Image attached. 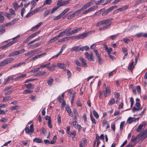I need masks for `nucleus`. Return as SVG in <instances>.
I'll list each match as a JSON object with an SVG mask.
<instances>
[{
	"instance_id": "obj_1",
	"label": "nucleus",
	"mask_w": 147,
	"mask_h": 147,
	"mask_svg": "<svg viewBox=\"0 0 147 147\" xmlns=\"http://www.w3.org/2000/svg\"><path fill=\"white\" fill-rule=\"evenodd\" d=\"M111 18L105 19L101 21L98 22L96 24V26L98 27L104 24L102 26L99 28V30L100 31H104L108 28L111 24Z\"/></svg>"
},
{
	"instance_id": "obj_2",
	"label": "nucleus",
	"mask_w": 147,
	"mask_h": 147,
	"mask_svg": "<svg viewBox=\"0 0 147 147\" xmlns=\"http://www.w3.org/2000/svg\"><path fill=\"white\" fill-rule=\"evenodd\" d=\"M20 37V35H18L16 37L13 38L12 39L13 40V41L6 44L5 45L2 46L1 47V48L2 49H3L6 48H7L11 46L12 45L17 42L18 41V40H15V39L18 38H19Z\"/></svg>"
},
{
	"instance_id": "obj_3",
	"label": "nucleus",
	"mask_w": 147,
	"mask_h": 147,
	"mask_svg": "<svg viewBox=\"0 0 147 147\" xmlns=\"http://www.w3.org/2000/svg\"><path fill=\"white\" fill-rule=\"evenodd\" d=\"M14 60L13 58H7L5 60L1 61L0 63V67H2L5 66L7 64L11 63Z\"/></svg>"
},
{
	"instance_id": "obj_4",
	"label": "nucleus",
	"mask_w": 147,
	"mask_h": 147,
	"mask_svg": "<svg viewBox=\"0 0 147 147\" xmlns=\"http://www.w3.org/2000/svg\"><path fill=\"white\" fill-rule=\"evenodd\" d=\"M25 51V50L24 49H22L18 51H15L10 53L8 55L9 57H11L16 55H19L20 54H22Z\"/></svg>"
},
{
	"instance_id": "obj_5",
	"label": "nucleus",
	"mask_w": 147,
	"mask_h": 147,
	"mask_svg": "<svg viewBox=\"0 0 147 147\" xmlns=\"http://www.w3.org/2000/svg\"><path fill=\"white\" fill-rule=\"evenodd\" d=\"M85 55L86 57L88 60H90L92 61H94V57L92 52H90V54L88 52H86L85 53Z\"/></svg>"
},
{
	"instance_id": "obj_6",
	"label": "nucleus",
	"mask_w": 147,
	"mask_h": 147,
	"mask_svg": "<svg viewBox=\"0 0 147 147\" xmlns=\"http://www.w3.org/2000/svg\"><path fill=\"white\" fill-rule=\"evenodd\" d=\"M146 125V123L144 122H143L142 124H140L138 128L136 129V131L138 132H140L142 129H144Z\"/></svg>"
},
{
	"instance_id": "obj_7",
	"label": "nucleus",
	"mask_w": 147,
	"mask_h": 147,
	"mask_svg": "<svg viewBox=\"0 0 147 147\" xmlns=\"http://www.w3.org/2000/svg\"><path fill=\"white\" fill-rule=\"evenodd\" d=\"M91 31H90L78 34V39H83L88 36L91 34Z\"/></svg>"
},
{
	"instance_id": "obj_8",
	"label": "nucleus",
	"mask_w": 147,
	"mask_h": 147,
	"mask_svg": "<svg viewBox=\"0 0 147 147\" xmlns=\"http://www.w3.org/2000/svg\"><path fill=\"white\" fill-rule=\"evenodd\" d=\"M139 135L140 137H142L143 140L147 138V129L144 130L140 132Z\"/></svg>"
},
{
	"instance_id": "obj_9",
	"label": "nucleus",
	"mask_w": 147,
	"mask_h": 147,
	"mask_svg": "<svg viewBox=\"0 0 147 147\" xmlns=\"http://www.w3.org/2000/svg\"><path fill=\"white\" fill-rule=\"evenodd\" d=\"M105 90L104 92V94L105 97H107L108 96L111 95V92L109 88L107 86L105 88Z\"/></svg>"
},
{
	"instance_id": "obj_10",
	"label": "nucleus",
	"mask_w": 147,
	"mask_h": 147,
	"mask_svg": "<svg viewBox=\"0 0 147 147\" xmlns=\"http://www.w3.org/2000/svg\"><path fill=\"white\" fill-rule=\"evenodd\" d=\"M79 59L80 61L82 62V64L81 66H82L84 68H86L87 67V63L86 60L82 57H80L79 58Z\"/></svg>"
},
{
	"instance_id": "obj_11",
	"label": "nucleus",
	"mask_w": 147,
	"mask_h": 147,
	"mask_svg": "<svg viewBox=\"0 0 147 147\" xmlns=\"http://www.w3.org/2000/svg\"><path fill=\"white\" fill-rule=\"evenodd\" d=\"M42 24V22H40L39 23H38L37 24L34 26V27L32 28L31 29V31H36L38 28L39 27L41 26V25Z\"/></svg>"
},
{
	"instance_id": "obj_12",
	"label": "nucleus",
	"mask_w": 147,
	"mask_h": 147,
	"mask_svg": "<svg viewBox=\"0 0 147 147\" xmlns=\"http://www.w3.org/2000/svg\"><path fill=\"white\" fill-rule=\"evenodd\" d=\"M92 1H90L89 2L85 4L84 6L81 7V9L82 10H83L89 7L90 6L92 5Z\"/></svg>"
},
{
	"instance_id": "obj_13",
	"label": "nucleus",
	"mask_w": 147,
	"mask_h": 147,
	"mask_svg": "<svg viewBox=\"0 0 147 147\" xmlns=\"http://www.w3.org/2000/svg\"><path fill=\"white\" fill-rule=\"evenodd\" d=\"M129 7V5H124L121 8L117 9L116 10V11L117 12L119 11H123L127 9Z\"/></svg>"
},
{
	"instance_id": "obj_14",
	"label": "nucleus",
	"mask_w": 147,
	"mask_h": 147,
	"mask_svg": "<svg viewBox=\"0 0 147 147\" xmlns=\"http://www.w3.org/2000/svg\"><path fill=\"white\" fill-rule=\"evenodd\" d=\"M136 118L134 117H129L127 119V122L128 123L131 124L133 122L136 121Z\"/></svg>"
},
{
	"instance_id": "obj_15",
	"label": "nucleus",
	"mask_w": 147,
	"mask_h": 147,
	"mask_svg": "<svg viewBox=\"0 0 147 147\" xmlns=\"http://www.w3.org/2000/svg\"><path fill=\"white\" fill-rule=\"evenodd\" d=\"M107 0H100L98 1L96 3V5H99L100 4H103V5H104L106 4H107L108 3H107Z\"/></svg>"
},
{
	"instance_id": "obj_16",
	"label": "nucleus",
	"mask_w": 147,
	"mask_h": 147,
	"mask_svg": "<svg viewBox=\"0 0 147 147\" xmlns=\"http://www.w3.org/2000/svg\"><path fill=\"white\" fill-rule=\"evenodd\" d=\"M57 66L59 68L63 69L66 67V65L63 63H58L57 65Z\"/></svg>"
},
{
	"instance_id": "obj_17",
	"label": "nucleus",
	"mask_w": 147,
	"mask_h": 147,
	"mask_svg": "<svg viewBox=\"0 0 147 147\" xmlns=\"http://www.w3.org/2000/svg\"><path fill=\"white\" fill-rule=\"evenodd\" d=\"M33 142H34L40 143H42L43 142V141L42 140L40 139L39 138H35L33 140Z\"/></svg>"
},
{
	"instance_id": "obj_18",
	"label": "nucleus",
	"mask_w": 147,
	"mask_h": 147,
	"mask_svg": "<svg viewBox=\"0 0 147 147\" xmlns=\"http://www.w3.org/2000/svg\"><path fill=\"white\" fill-rule=\"evenodd\" d=\"M73 111L74 115V118L76 120V118H78L79 116L78 113V112L77 111L76 109H73Z\"/></svg>"
},
{
	"instance_id": "obj_19",
	"label": "nucleus",
	"mask_w": 147,
	"mask_h": 147,
	"mask_svg": "<svg viewBox=\"0 0 147 147\" xmlns=\"http://www.w3.org/2000/svg\"><path fill=\"white\" fill-rule=\"evenodd\" d=\"M71 51H74L76 52H78L80 50V48L78 46H75L72 48L71 49Z\"/></svg>"
},
{
	"instance_id": "obj_20",
	"label": "nucleus",
	"mask_w": 147,
	"mask_h": 147,
	"mask_svg": "<svg viewBox=\"0 0 147 147\" xmlns=\"http://www.w3.org/2000/svg\"><path fill=\"white\" fill-rule=\"evenodd\" d=\"M11 97L10 96H7L3 98L2 100V102H7L9 100H11Z\"/></svg>"
},
{
	"instance_id": "obj_21",
	"label": "nucleus",
	"mask_w": 147,
	"mask_h": 147,
	"mask_svg": "<svg viewBox=\"0 0 147 147\" xmlns=\"http://www.w3.org/2000/svg\"><path fill=\"white\" fill-rule=\"evenodd\" d=\"M89 49H90L89 47L87 46H83L80 48V50L81 51H83L84 50L87 51Z\"/></svg>"
},
{
	"instance_id": "obj_22",
	"label": "nucleus",
	"mask_w": 147,
	"mask_h": 147,
	"mask_svg": "<svg viewBox=\"0 0 147 147\" xmlns=\"http://www.w3.org/2000/svg\"><path fill=\"white\" fill-rule=\"evenodd\" d=\"M142 109V107H137V108H136L135 107H134L132 109V112L133 113H134L136 111H140Z\"/></svg>"
},
{
	"instance_id": "obj_23",
	"label": "nucleus",
	"mask_w": 147,
	"mask_h": 147,
	"mask_svg": "<svg viewBox=\"0 0 147 147\" xmlns=\"http://www.w3.org/2000/svg\"><path fill=\"white\" fill-rule=\"evenodd\" d=\"M140 137V136L139 134H138V135H137L136 137H135L134 136H132V138L131 139V141L132 142H134V141L136 140L137 139H138V138H139Z\"/></svg>"
},
{
	"instance_id": "obj_24",
	"label": "nucleus",
	"mask_w": 147,
	"mask_h": 147,
	"mask_svg": "<svg viewBox=\"0 0 147 147\" xmlns=\"http://www.w3.org/2000/svg\"><path fill=\"white\" fill-rule=\"evenodd\" d=\"M26 63L24 62H20L17 64H16L13 66V67H17L22 65H25Z\"/></svg>"
},
{
	"instance_id": "obj_25",
	"label": "nucleus",
	"mask_w": 147,
	"mask_h": 147,
	"mask_svg": "<svg viewBox=\"0 0 147 147\" xmlns=\"http://www.w3.org/2000/svg\"><path fill=\"white\" fill-rule=\"evenodd\" d=\"M13 76H8L6 79L5 80L4 82H5V83H6L10 80H13Z\"/></svg>"
},
{
	"instance_id": "obj_26",
	"label": "nucleus",
	"mask_w": 147,
	"mask_h": 147,
	"mask_svg": "<svg viewBox=\"0 0 147 147\" xmlns=\"http://www.w3.org/2000/svg\"><path fill=\"white\" fill-rule=\"evenodd\" d=\"M20 108V107L18 105L12 106L10 107V109L11 110L13 111L14 110H18Z\"/></svg>"
},
{
	"instance_id": "obj_27",
	"label": "nucleus",
	"mask_w": 147,
	"mask_h": 147,
	"mask_svg": "<svg viewBox=\"0 0 147 147\" xmlns=\"http://www.w3.org/2000/svg\"><path fill=\"white\" fill-rule=\"evenodd\" d=\"M134 62H132L129 65L128 69L129 70H132L134 68Z\"/></svg>"
},
{
	"instance_id": "obj_28",
	"label": "nucleus",
	"mask_w": 147,
	"mask_h": 147,
	"mask_svg": "<svg viewBox=\"0 0 147 147\" xmlns=\"http://www.w3.org/2000/svg\"><path fill=\"white\" fill-rule=\"evenodd\" d=\"M40 32V31H38L30 35L29 36L31 38L34 37L35 36H37V35Z\"/></svg>"
},
{
	"instance_id": "obj_29",
	"label": "nucleus",
	"mask_w": 147,
	"mask_h": 147,
	"mask_svg": "<svg viewBox=\"0 0 147 147\" xmlns=\"http://www.w3.org/2000/svg\"><path fill=\"white\" fill-rule=\"evenodd\" d=\"M40 39V37H38L37 38H36L34 39V40L30 41L29 43H28V45L29 46L30 45H31L32 44V43L35 42H36L37 41L39 40Z\"/></svg>"
},
{
	"instance_id": "obj_30",
	"label": "nucleus",
	"mask_w": 147,
	"mask_h": 147,
	"mask_svg": "<svg viewBox=\"0 0 147 147\" xmlns=\"http://www.w3.org/2000/svg\"><path fill=\"white\" fill-rule=\"evenodd\" d=\"M59 38H58L57 36H56L55 37H53V38H51L49 42L51 43H52L54 41L57 40Z\"/></svg>"
},
{
	"instance_id": "obj_31",
	"label": "nucleus",
	"mask_w": 147,
	"mask_h": 147,
	"mask_svg": "<svg viewBox=\"0 0 147 147\" xmlns=\"http://www.w3.org/2000/svg\"><path fill=\"white\" fill-rule=\"evenodd\" d=\"M78 32L77 29H76L71 32H69L68 33V35L69 36L75 33H77Z\"/></svg>"
},
{
	"instance_id": "obj_32",
	"label": "nucleus",
	"mask_w": 147,
	"mask_h": 147,
	"mask_svg": "<svg viewBox=\"0 0 147 147\" xmlns=\"http://www.w3.org/2000/svg\"><path fill=\"white\" fill-rule=\"evenodd\" d=\"M57 137L56 135L55 136L52 140L50 142V144H54L56 142V140L57 139Z\"/></svg>"
},
{
	"instance_id": "obj_33",
	"label": "nucleus",
	"mask_w": 147,
	"mask_h": 147,
	"mask_svg": "<svg viewBox=\"0 0 147 147\" xmlns=\"http://www.w3.org/2000/svg\"><path fill=\"white\" fill-rule=\"evenodd\" d=\"M53 81V80L51 78H50V79L47 81V83L49 85L51 86L52 84V83Z\"/></svg>"
},
{
	"instance_id": "obj_34",
	"label": "nucleus",
	"mask_w": 147,
	"mask_h": 147,
	"mask_svg": "<svg viewBox=\"0 0 147 147\" xmlns=\"http://www.w3.org/2000/svg\"><path fill=\"white\" fill-rule=\"evenodd\" d=\"M57 5L58 6V7H60L64 6L63 1H61L59 0H58V1L57 3Z\"/></svg>"
},
{
	"instance_id": "obj_35",
	"label": "nucleus",
	"mask_w": 147,
	"mask_h": 147,
	"mask_svg": "<svg viewBox=\"0 0 147 147\" xmlns=\"http://www.w3.org/2000/svg\"><path fill=\"white\" fill-rule=\"evenodd\" d=\"M69 39V37H65L64 38H62L61 39L59 40L58 41V42H62L63 41H66L67 40H68Z\"/></svg>"
},
{
	"instance_id": "obj_36",
	"label": "nucleus",
	"mask_w": 147,
	"mask_h": 147,
	"mask_svg": "<svg viewBox=\"0 0 147 147\" xmlns=\"http://www.w3.org/2000/svg\"><path fill=\"white\" fill-rule=\"evenodd\" d=\"M46 74V72L45 71H40L38 72L36 75L38 76H43L45 75Z\"/></svg>"
},
{
	"instance_id": "obj_37",
	"label": "nucleus",
	"mask_w": 147,
	"mask_h": 147,
	"mask_svg": "<svg viewBox=\"0 0 147 147\" xmlns=\"http://www.w3.org/2000/svg\"><path fill=\"white\" fill-rule=\"evenodd\" d=\"M24 55L26 56H27L28 55H30L31 56L30 57L33 56L34 55L32 51H29L27 53H26L24 54Z\"/></svg>"
},
{
	"instance_id": "obj_38",
	"label": "nucleus",
	"mask_w": 147,
	"mask_h": 147,
	"mask_svg": "<svg viewBox=\"0 0 147 147\" xmlns=\"http://www.w3.org/2000/svg\"><path fill=\"white\" fill-rule=\"evenodd\" d=\"M70 9L69 8H67L65 9L61 13V14L63 16Z\"/></svg>"
},
{
	"instance_id": "obj_39",
	"label": "nucleus",
	"mask_w": 147,
	"mask_h": 147,
	"mask_svg": "<svg viewBox=\"0 0 147 147\" xmlns=\"http://www.w3.org/2000/svg\"><path fill=\"white\" fill-rule=\"evenodd\" d=\"M97 6H93L88 9L90 12L94 11L97 8Z\"/></svg>"
},
{
	"instance_id": "obj_40",
	"label": "nucleus",
	"mask_w": 147,
	"mask_h": 147,
	"mask_svg": "<svg viewBox=\"0 0 147 147\" xmlns=\"http://www.w3.org/2000/svg\"><path fill=\"white\" fill-rule=\"evenodd\" d=\"M93 113L96 119L98 118L99 115L97 113L96 111L95 110H93Z\"/></svg>"
},
{
	"instance_id": "obj_41",
	"label": "nucleus",
	"mask_w": 147,
	"mask_h": 147,
	"mask_svg": "<svg viewBox=\"0 0 147 147\" xmlns=\"http://www.w3.org/2000/svg\"><path fill=\"white\" fill-rule=\"evenodd\" d=\"M62 15L61 14V13H60L59 15H58L57 16L54 17V18L53 19V20H58L61 18V17L62 16Z\"/></svg>"
},
{
	"instance_id": "obj_42",
	"label": "nucleus",
	"mask_w": 147,
	"mask_h": 147,
	"mask_svg": "<svg viewBox=\"0 0 147 147\" xmlns=\"http://www.w3.org/2000/svg\"><path fill=\"white\" fill-rule=\"evenodd\" d=\"M82 11V9H78L74 12V13L75 16L79 14Z\"/></svg>"
},
{
	"instance_id": "obj_43",
	"label": "nucleus",
	"mask_w": 147,
	"mask_h": 147,
	"mask_svg": "<svg viewBox=\"0 0 147 147\" xmlns=\"http://www.w3.org/2000/svg\"><path fill=\"white\" fill-rule=\"evenodd\" d=\"M47 68L50 71H53L55 70V68L51 66L47 67Z\"/></svg>"
},
{
	"instance_id": "obj_44",
	"label": "nucleus",
	"mask_w": 147,
	"mask_h": 147,
	"mask_svg": "<svg viewBox=\"0 0 147 147\" xmlns=\"http://www.w3.org/2000/svg\"><path fill=\"white\" fill-rule=\"evenodd\" d=\"M71 30V28H67L66 29H65L63 31L64 32L65 34L66 33L67 34V35H68V33L70 31V30Z\"/></svg>"
},
{
	"instance_id": "obj_45",
	"label": "nucleus",
	"mask_w": 147,
	"mask_h": 147,
	"mask_svg": "<svg viewBox=\"0 0 147 147\" xmlns=\"http://www.w3.org/2000/svg\"><path fill=\"white\" fill-rule=\"evenodd\" d=\"M122 51L125 55V56H127V49L125 48L122 49Z\"/></svg>"
},
{
	"instance_id": "obj_46",
	"label": "nucleus",
	"mask_w": 147,
	"mask_h": 147,
	"mask_svg": "<svg viewBox=\"0 0 147 147\" xmlns=\"http://www.w3.org/2000/svg\"><path fill=\"white\" fill-rule=\"evenodd\" d=\"M31 4H32V7L30 10H31L32 8L35 7V6L36 5V3L34 0H33L32 1Z\"/></svg>"
},
{
	"instance_id": "obj_47",
	"label": "nucleus",
	"mask_w": 147,
	"mask_h": 147,
	"mask_svg": "<svg viewBox=\"0 0 147 147\" xmlns=\"http://www.w3.org/2000/svg\"><path fill=\"white\" fill-rule=\"evenodd\" d=\"M67 73L68 76V78H71V71L69 69L67 70Z\"/></svg>"
},
{
	"instance_id": "obj_48",
	"label": "nucleus",
	"mask_w": 147,
	"mask_h": 147,
	"mask_svg": "<svg viewBox=\"0 0 147 147\" xmlns=\"http://www.w3.org/2000/svg\"><path fill=\"white\" fill-rule=\"evenodd\" d=\"M26 88L28 89H33V88L32 84L31 83H29L26 85Z\"/></svg>"
},
{
	"instance_id": "obj_49",
	"label": "nucleus",
	"mask_w": 147,
	"mask_h": 147,
	"mask_svg": "<svg viewBox=\"0 0 147 147\" xmlns=\"http://www.w3.org/2000/svg\"><path fill=\"white\" fill-rule=\"evenodd\" d=\"M57 122L59 125H60L61 122V116L59 114L58 115Z\"/></svg>"
},
{
	"instance_id": "obj_50",
	"label": "nucleus",
	"mask_w": 147,
	"mask_h": 147,
	"mask_svg": "<svg viewBox=\"0 0 147 147\" xmlns=\"http://www.w3.org/2000/svg\"><path fill=\"white\" fill-rule=\"evenodd\" d=\"M115 103V99L114 98L111 99L109 101V105H112L114 104Z\"/></svg>"
},
{
	"instance_id": "obj_51",
	"label": "nucleus",
	"mask_w": 147,
	"mask_h": 147,
	"mask_svg": "<svg viewBox=\"0 0 147 147\" xmlns=\"http://www.w3.org/2000/svg\"><path fill=\"white\" fill-rule=\"evenodd\" d=\"M118 36V35L117 34H116L115 35H113L111 36H110V37L111 38V39L113 40H114L116 39L117 37Z\"/></svg>"
},
{
	"instance_id": "obj_52",
	"label": "nucleus",
	"mask_w": 147,
	"mask_h": 147,
	"mask_svg": "<svg viewBox=\"0 0 147 147\" xmlns=\"http://www.w3.org/2000/svg\"><path fill=\"white\" fill-rule=\"evenodd\" d=\"M32 92V91H31L30 90L28 89V90H25L24 91V92H23V93L25 94H27L28 93H29L31 94Z\"/></svg>"
},
{
	"instance_id": "obj_53",
	"label": "nucleus",
	"mask_w": 147,
	"mask_h": 147,
	"mask_svg": "<svg viewBox=\"0 0 147 147\" xmlns=\"http://www.w3.org/2000/svg\"><path fill=\"white\" fill-rule=\"evenodd\" d=\"M90 118L91 120V121H92V122H93L94 123V124H96V122L95 120V119H94V118L93 117V116H92V114L91 113H90Z\"/></svg>"
},
{
	"instance_id": "obj_54",
	"label": "nucleus",
	"mask_w": 147,
	"mask_h": 147,
	"mask_svg": "<svg viewBox=\"0 0 147 147\" xmlns=\"http://www.w3.org/2000/svg\"><path fill=\"white\" fill-rule=\"evenodd\" d=\"M65 33L63 31L61 32L58 35H57V36L58 38L59 37H61L65 35Z\"/></svg>"
},
{
	"instance_id": "obj_55",
	"label": "nucleus",
	"mask_w": 147,
	"mask_h": 147,
	"mask_svg": "<svg viewBox=\"0 0 147 147\" xmlns=\"http://www.w3.org/2000/svg\"><path fill=\"white\" fill-rule=\"evenodd\" d=\"M124 123L125 121H123L121 123L120 126V128L121 130H122L123 129Z\"/></svg>"
},
{
	"instance_id": "obj_56",
	"label": "nucleus",
	"mask_w": 147,
	"mask_h": 147,
	"mask_svg": "<svg viewBox=\"0 0 147 147\" xmlns=\"http://www.w3.org/2000/svg\"><path fill=\"white\" fill-rule=\"evenodd\" d=\"M6 16L7 17L8 19L10 20L11 18V15L9 13H5Z\"/></svg>"
},
{
	"instance_id": "obj_57",
	"label": "nucleus",
	"mask_w": 147,
	"mask_h": 147,
	"mask_svg": "<svg viewBox=\"0 0 147 147\" xmlns=\"http://www.w3.org/2000/svg\"><path fill=\"white\" fill-rule=\"evenodd\" d=\"M50 13V11L49 10H47L45 11L44 13V17H46Z\"/></svg>"
},
{
	"instance_id": "obj_58",
	"label": "nucleus",
	"mask_w": 147,
	"mask_h": 147,
	"mask_svg": "<svg viewBox=\"0 0 147 147\" xmlns=\"http://www.w3.org/2000/svg\"><path fill=\"white\" fill-rule=\"evenodd\" d=\"M97 58L98 59L99 64L101 65L102 63L103 60L101 58L100 56L97 57Z\"/></svg>"
},
{
	"instance_id": "obj_59",
	"label": "nucleus",
	"mask_w": 147,
	"mask_h": 147,
	"mask_svg": "<svg viewBox=\"0 0 147 147\" xmlns=\"http://www.w3.org/2000/svg\"><path fill=\"white\" fill-rule=\"evenodd\" d=\"M30 132L31 133H33L34 131V125L33 124H31L30 125Z\"/></svg>"
},
{
	"instance_id": "obj_60",
	"label": "nucleus",
	"mask_w": 147,
	"mask_h": 147,
	"mask_svg": "<svg viewBox=\"0 0 147 147\" xmlns=\"http://www.w3.org/2000/svg\"><path fill=\"white\" fill-rule=\"evenodd\" d=\"M25 8H23L21 10V14L22 17H23V15L24 13L25 12Z\"/></svg>"
},
{
	"instance_id": "obj_61",
	"label": "nucleus",
	"mask_w": 147,
	"mask_h": 147,
	"mask_svg": "<svg viewBox=\"0 0 147 147\" xmlns=\"http://www.w3.org/2000/svg\"><path fill=\"white\" fill-rule=\"evenodd\" d=\"M94 51L95 53L96 56L97 57H98L100 56L99 55V53L98 51L96 49H94Z\"/></svg>"
},
{
	"instance_id": "obj_62",
	"label": "nucleus",
	"mask_w": 147,
	"mask_h": 147,
	"mask_svg": "<svg viewBox=\"0 0 147 147\" xmlns=\"http://www.w3.org/2000/svg\"><path fill=\"white\" fill-rule=\"evenodd\" d=\"M47 124L49 127L51 128L52 127V125L51 124V120L48 121L47 122Z\"/></svg>"
},
{
	"instance_id": "obj_63",
	"label": "nucleus",
	"mask_w": 147,
	"mask_h": 147,
	"mask_svg": "<svg viewBox=\"0 0 147 147\" xmlns=\"http://www.w3.org/2000/svg\"><path fill=\"white\" fill-rule=\"evenodd\" d=\"M114 94L115 96V97L116 98L118 99L120 96V94L119 93H117L116 92H114Z\"/></svg>"
},
{
	"instance_id": "obj_64",
	"label": "nucleus",
	"mask_w": 147,
	"mask_h": 147,
	"mask_svg": "<svg viewBox=\"0 0 147 147\" xmlns=\"http://www.w3.org/2000/svg\"><path fill=\"white\" fill-rule=\"evenodd\" d=\"M75 62L77 65L80 67L81 66V64L78 60H76L75 61Z\"/></svg>"
}]
</instances>
